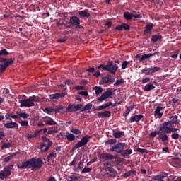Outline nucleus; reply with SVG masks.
<instances>
[{
	"label": "nucleus",
	"instance_id": "obj_1",
	"mask_svg": "<svg viewBox=\"0 0 181 181\" xmlns=\"http://www.w3.org/2000/svg\"><path fill=\"white\" fill-rule=\"evenodd\" d=\"M45 165L43 159L32 158L23 162L21 165L18 164V169H30L31 170H39Z\"/></svg>",
	"mask_w": 181,
	"mask_h": 181
},
{
	"label": "nucleus",
	"instance_id": "obj_2",
	"mask_svg": "<svg viewBox=\"0 0 181 181\" xmlns=\"http://www.w3.org/2000/svg\"><path fill=\"white\" fill-rule=\"evenodd\" d=\"M40 99L37 96H30L29 98H25L21 100H19L21 108L26 107L27 108H30V107H35L36 105L35 103H39Z\"/></svg>",
	"mask_w": 181,
	"mask_h": 181
},
{
	"label": "nucleus",
	"instance_id": "obj_3",
	"mask_svg": "<svg viewBox=\"0 0 181 181\" xmlns=\"http://www.w3.org/2000/svg\"><path fill=\"white\" fill-rule=\"evenodd\" d=\"M127 146L126 143H118L113 145L110 148V151L112 153H120V155L124 152V149H127L125 148Z\"/></svg>",
	"mask_w": 181,
	"mask_h": 181
},
{
	"label": "nucleus",
	"instance_id": "obj_4",
	"mask_svg": "<svg viewBox=\"0 0 181 181\" xmlns=\"http://www.w3.org/2000/svg\"><path fill=\"white\" fill-rule=\"evenodd\" d=\"M13 169V165H6L4 168L3 170L0 172V179L1 180H5V179H8L11 175H12V173L11 170Z\"/></svg>",
	"mask_w": 181,
	"mask_h": 181
},
{
	"label": "nucleus",
	"instance_id": "obj_5",
	"mask_svg": "<svg viewBox=\"0 0 181 181\" xmlns=\"http://www.w3.org/2000/svg\"><path fill=\"white\" fill-rule=\"evenodd\" d=\"M90 138H91L88 135H86L83 136L78 143L75 144V146L71 148V152H74L76 149H78V148H81L82 146H84L85 145H87L88 142H90Z\"/></svg>",
	"mask_w": 181,
	"mask_h": 181
},
{
	"label": "nucleus",
	"instance_id": "obj_6",
	"mask_svg": "<svg viewBox=\"0 0 181 181\" xmlns=\"http://www.w3.org/2000/svg\"><path fill=\"white\" fill-rule=\"evenodd\" d=\"M90 138H91L88 135H86L83 136L78 143L75 144V146L71 148V152H74L76 149H78V148H81L82 146H84L85 145H87L88 142H90Z\"/></svg>",
	"mask_w": 181,
	"mask_h": 181
},
{
	"label": "nucleus",
	"instance_id": "obj_7",
	"mask_svg": "<svg viewBox=\"0 0 181 181\" xmlns=\"http://www.w3.org/2000/svg\"><path fill=\"white\" fill-rule=\"evenodd\" d=\"M117 70H118V65L112 61H109L105 65V71H109L110 74H115L117 73Z\"/></svg>",
	"mask_w": 181,
	"mask_h": 181
},
{
	"label": "nucleus",
	"instance_id": "obj_8",
	"mask_svg": "<svg viewBox=\"0 0 181 181\" xmlns=\"http://www.w3.org/2000/svg\"><path fill=\"white\" fill-rule=\"evenodd\" d=\"M160 70V67L153 66L151 68L145 67L144 69H142L141 71L142 74L144 73L145 76H151V74H153L154 73H156Z\"/></svg>",
	"mask_w": 181,
	"mask_h": 181
},
{
	"label": "nucleus",
	"instance_id": "obj_9",
	"mask_svg": "<svg viewBox=\"0 0 181 181\" xmlns=\"http://www.w3.org/2000/svg\"><path fill=\"white\" fill-rule=\"evenodd\" d=\"M156 132V135H158L157 139L159 141H162V142H166V141H169V136L168 134H164L163 132L160 130V127L159 130L154 131Z\"/></svg>",
	"mask_w": 181,
	"mask_h": 181
},
{
	"label": "nucleus",
	"instance_id": "obj_10",
	"mask_svg": "<svg viewBox=\"0 0 181 181\" xmlns=\"http://www.w3.org/2000/svg\"><path fill=\"white\" fill-rule=\"evenodd\" d=\"M112 90H107L105 91L100 97H98L97 98L98 101H100V103H103V101L107 100V98H112Z\"/></svg>",
	"mask_w": 181,
	"mask_h": 181
},
{
	"label": "nucleus",
	"instance_id": "obj_11",
	"mask_svg": "<svg viewBox=\"0 0 181 181\" xmlns=\"http://www.w3.org/2000/svg\"><path fill=\"white\" fill-rule=\"evenodd\" d=\"M115 79L111 78L110 75H106L105 76L102 77L101 80L99 82L100 86H104V84H108V83H115Z\"/></svg>",
	"mask_w": 181,
	"mask_h": 181
},
{
	"label": "nucleus",
	"instance_id": "obj_12",
	"mask_svg": "<svg viewBox=\"0 0 181 181\" xmlns=\"http://www.w3.org/2000/svg\"><path fill=\"white\" fill-rule=\"evenodd\" d=\"M105 170L106 172H110L112 173L110 175V173H106L105 174V177H115V176H117V175H118L117 171L115 170H114V168H112L111 167H105Z\"/></svg>",
	"mask_w": 181,
	"mask_h": 181
},
{
	"label": "nucleus",
	"instance_id": "obj_13",
	"mask_svg": "<svg viewBox=\"0 0 181 181\" xmlns=\"http://www.w3.org/2000/svg\"><path fill=\"white\" fill-rule=\"evenodd\" d=\"M57 136H62V138H66L68 141H69V142H73V141L76 139V136L69 132H67L66 134H65L63 132H61Z\"/></svg>",
	"mask_w": 181,
	"mask_h": 181
},
{
	"label": "nucleus",
	"instance_id": "obj_14",
	"mask_svg": "<svg viewBox=\"0 0 181 181\" xmlns=\"http://www.w3.org/2000/svg\"><path fill=\"white\" fill-rule=\"evenodd\" d=\"M67 95V92H63L62 93H57L49 95L50 100H59V98H64Z\"/></svg>",
	"mask_w": 181,
	"mask_h": 181
},
{
	"label": "nucleus",
	"instance_id": "obj_15",
	"mask_svg": "<svg viewBox=\"0 0 181 181\" xmlns=\"http://www.w3.org/2000/svg\"><path fill=\"white\" fill-rule=\"evenodd\" d=\"M163 110H165V107L158 106L154 111L155 118H161L163 116Z\"/></svg>",
	"mask_w": 181,
	"mask_h": 181
},
{
	"label": "nucleus",
	"instance_id": "obj_16",
	"mask_svg": "<svg viewBox=\"0 0 181 181\" xmlns=\"http://www.w3.org/2000/svg\"><path fill=\"white\" fill-rule=\"evenodd\" d=\"M100 159H103L105 160H112L114 159H117V156L111 155L110 153H102L100 156Z\"/></svg>",
	"mask_w": 181,
	"mask_h": 181
},
{
	"label": "nucleus",
	"instance_id": "obj_17",
	"mask_svg": "<svg viewBox=\"0 0 181 181\" xmlns=\"http://www.w3.org/2000/svg\"><path fill=\"white\" fill-rule=\"evenodd\" d=\"M115 30H129L131 26L126 23H122L121 25H118L115 28Z\"/></svg>",
	"mask_w": 181,
	"mask_h": 181
},
{
	"label": "nucleus",
	"instance_id": "obj_18",
	"mask_svg": "<svg viewBox=\"0 0 181 181\" xmlns=\"http://www.w3.org/2000/svg\"><path fill=\"white\" fill-rule=\"evenodd\" d=\"M160 131H163V134L166 135V134H170V127L168 125V123L165 122L162 123L160 125Z\"/></svg>",
	"mask_w": 181,
	"mask_h": 181
},
{
	"label": "nucleus",
	"instance_id": "obj_19",
	"mask_svg": "<svg viewBox=\"0 0 181 181\" xmlns=\"http://www.w3.org/2000/svg\"><path fill=\"white\" fill-rule=\"evenodd\" d=\"M80 18L73 16L70 17L69 23L72 25V26H76V25H80Z\"/></svg>",
	"mask_w": 181,
	"mask_h": 181
},
{
	"label": "nucleus",
	"instance_id": "obj_20",
	"mask_svg": "<svg viewBox=\"0 0 181 181\" xmlns=\"http://www.w3.org/2000/svg\"><path fill=\"white\" fill-rule=\"evenodd\" d=\"M111 117V112L110 110H105L98 113V118H110Z\"/></svg>",
	"mask_w": 181,
	"mask_h": 181
},
{
	"label": "nucleus",
	"instance_id": "obj_21",
	"mask_svg": "<svg viewBox=\"0 0 181 181\" xmlns=\"http://www.w3.org/2000/svg\"><path fill=\"white\" fill-rule=\"evenodd\" d=\"M19 127V124H18V123L15 122H8L4 124V128H7V129H13L15 128L16 129H18Z\"/></svg>",
	"mask_w": 181,
	"mask_h": 181
},
{
	"label": "nucleus",
	"instance_id": "obj_22",
	"mask_svg": "<svg viewBox=\"0 0 181 181\" xmlns=\"http://www.w3.org/2000/svg\"><path fill=\"white\" fill-rule=\"evenodd\" d=\"M141 118H144V115H136L134 116H132L129 119V122H139Z\"/></svg>",
	"mask_w": 181,
	"mask_h": 181
},
{
	"label": "nucleus",
	"instance_id": "obj_23",
	"mask_svg": "<svg viewBox=\"0 0 181 181\" xmlns=\"http://www.w3.org/2000/svg\"><path fill=\"white\" fill-rule=\"evenodd\" d=\"M153 29V23H150L147 24L145 26V30H144V34L147 33L148 35H151L152 34V30Z\"/></svg>",
	"mask_w": 181,
	"mask_h": 181
},
{
	"label": "nucleus",
	"instance_id": "obj_24",
	"mask_svg": "<svg viewBox=\"0 0 181 181\" xmlns=\"http://www.w3.org/2000/svg\"><path fill=\"white\" fill-rule=\"evenodd\" d=\"M112 135L114 138L119 139L122 138V136L125 135V132L119 130H117V132H115V130H113Z\"/></svg>",
	"mask_w": 181,
	"mask_h": 181
},
{
	"label": "nucleus",
	"instance_id": "obj_25",
	"mask_svg": "<svg viewBox=\"0 0 181 181\" xmlns=\"http://www.w3.org/2000/svg\"><path fill=\"white\" fill-rule=\"evenodd\" d=\"M78 13L80 16V18H83L84 19V18H90V16H91V14H90V13L87 12V11L86 10H82L80 11H78Z\"/></svg>",
	"mask_w": 181,
	"mask_h": 181
},
{
	"label": "nucleus",
	"instance_id": "obj_26",
	"mask_svg": "<svg viewBox=\"0 0 181 181\" xmlns=\"http://www.w3.org/2000/svg\"><path fill=\"white\" fill-rule=\"evenodd\" d=\"M129 176H131L132 177H134V176H136V171L134 170H129L123 175V177L124 178L129 177Z\"/></svg>",
	"mask_w": 181,
	"mask_h": 181
},
{
	"label": "nucleus",
	"instance_id": "obj_27",
	"mask_svg": "<svg viewBox=\"0 0 181 181\" xmlns=\"http://www.w3.org/2000/svg\"><path fill=\"white\" fill-rule=\"evenodd\" d=\"M165 177H168V173H161L160 175L156 176H153V180H159L160 179H165Z\"/></svg>",
	"mask_w": 181,
	"mask_h": 181
},
{
	"label": "nucleus",
	"instance_id": "obj_28",
	"mask_svg": "<svg viewBox=\"0 0 181 181\" xmlns=\"http://www.w3.org/2000/svg\"><path fill=\"white\" fill-rule=\"evenodd\" d=\"M132 153V149H123V151L122 152L121 156H122V158H128V156H129V155H131Z\"/></svg>",
	"mask_w": 181,
	"mask_h": 181
},
{
	"label": "nucleus",
	"instance_id": "obj_29",
	"mask_svg": "<svg viewBox=\"0 0 181 181\" xmlns=\"http://www.w3.org/2000/svg\"><path fill=\"white\" fill-rule=\"evenodd\" d=\"M163 37H162V35H159L158 34H156L154 35H153L151 38V41L153 42V43H155L156 42H159L160 40H162V38Z\"/></svg>",
	"mask_w": 181,
	"mask_h": 181
},
{
	"label": "nucleus",
	"instance_id": "obj_30",
	"mask_svg": "<svg viewBox=\"0 0 181 181\" xmlns=\"http://www.w3.org/2000/svg\"><path fill=\"white\" fill-rule=\"evenodd\" d=\"M18 153H18V152L11 153L8 156H7L6 158H5L4 159V162L5 163H8V162H9V160H11V159H12V158H15V156H16V155H18Z\"/></svg>",
	"mask_w": 181,
	"mask_h": 181
},
{
	"label": "nucleus",
	"instance_id": "obj_31",
	"mask_svg": "<svg viewBox=\"0 0 181 181\" xmlns=\"http://www.w3.org/2000/svg\"><path fill=\"white\" fill-rule=\"evenodd\" d=\"M64 112H76L75 105L69 104Z\"/></svg>",
	"mask_w": 181,
	"mask_h": 181
},
{
	"label": "nucleus",
	"instance_id": "obj_32",
	"mask_svg": "<svg viewBox=\"0 0 181 181\" xmlns=\"http://www.w3.org/2000/svg\"><path fill=\"white\" fill-rule=\"evenodd\" d=\"M152 56H155V54H144L139 59V62H144V60H146V59H151Z\"/></svg>",
	"mask_w": 181,
	"mask_h": 181
},
{
	"label": "nucleus",
	"instance_id": "obj_33",
	"mask_svg": "<svg viewBox=\"0 0 181 181\" xmlns=\"http://www.w3.org/2000/svg\"><path fill=\"white\" fill-rule=\"evenodd\" d=\"M123 18H124L126 21H132L133 17L129 11H126L123 13Z\"/></svg>",
	"mask_w": 181,
	"mask_h": 181
},
{
	"label": "nucleus",
	"instance_id": "obj_34",
	"mask_svg": "<svg viewBox=\"0 0 181 181\" xmlns=\"http://www.w3.org/2000/svg\"><path fill=\"white\" fill-rule=\"evenodd\" d=\"M44 122H45V125H57V122L52 118H49V120L44 119Z\"/></svg>",
	"mask_w": 181,
	"mask_h": 181
},
{
	"label": "nucleus",
	"instance_id": "obj_35",
	"mask_svg": "<svg viewBox=\"0 0 181 181\" xmlns=\"http://www.w3.org/2000/svg\"><path fill=\"white\" fill-rule=\"evenodd\" d=\"M130 13L132 14V18H134V21H135V19H142V15L137 14L135 11H132Z\"/></svg>",
	"mask_w": 181,
	"mask_h": 181
},
{
	"label": "nucleus",
	"instance_id": "obj_36",
	"mask_svg": "<svg viewBox=\"0 0 181 181\" xmlns=\"http://www.w3.org/2000/svg\"><path fill=\"white\" fill-rule=\"evenodd\" d=\"M155 88V86L153 83H148L144 86V91H151V90H153Z\"/></svg>",
	"mask_w": 181,
	"mask_h": 181
},
{
	"label": "nucleus",
	"instance_id": "obj_37",
	"mask_svg": "<svg viewBox=\"0 0 181 181\" xmlns=\"http://www.w3.org/2000/svg\"><path fill=\"white\" fill-rule=\"evenodd\" d=\"M57 154L54 153H51L48 155L46 160L47 162H50V160H53V159H55V158H57Z\"/></svg>",
	"mask_w": 181,
	"mask_h": 181
},
{
	"label": "nucleus",
	"instance_id": "obj_38",
	"mask_svg": "<svg viewBox=\"0 0 181 181\" xmlns=\"http://www.w3.org/2000/svg\"><path fill=\"white\" fill-rule=\"evenodd\" d=\"M117 139H110L105 142V145H116Z\"/></svg>",
	"mask_w": 181,
	"mask_h": 181
},
{
	"label": "nucleus",
	"instance_id": "obj_39",
	"mask_svg": "<svg viewBox=\"0 0 181 181\" xmlns=\"http://www.w3.org/2000/svg\"><path fill=\"white\" fill-rule=\"evenodd\" d=\"M91 108H93V104L88 103L82 108V110H81V112H83L84 111H88V110H91Z\"/></svg>",
	"mask_w": 181,
	"mask_h": 181
},
{
	"label": "nucleus",
	"instance_id": "obj_40",
	"mask_svg": "<svg viewBox=\"0 0 181 181\" xmlns=\"http://www.w3.org/2000/svg\"><path fill=\"white\" fill-rule=\"evenodd\" d=\"M177 115H173L170 118V119H171V121H173V122H174L177 125H179V124H180V120L177 119Z\"/></svg>",
	"mask_w": 181,
	"mask_h": 181
},
{
	"label": "nucleus",
	"instance_id": "obj_41",
	"mask_svg": "<svg viewBox=\"0 0 181 181\" xmlns=\"http://www.w3.org/2000/svg\"><path fill=\"white\" fill-rule=\"evenodd\" d=\"M173 163L175 168H180V166L181 165V159H175L173 160Z\"/></svg>",
	"mask_w": 181,
	"mask_h": 181
},
{
	"label": "nucleus",
	"instance_id": "obj_42",
	"mask_svg": "<svg viewBox=\"0 0 181 181\" xmlns=\"http://www.w3.org/2000/svg\"><path fill=\"white\" fill-rule=\"evenodd\" d=\"M93 90H95V94H101L103 93V87L101 86H95Z\"/></svg>",
	"mask_w": 181,
	"mask_h": 181
},
{
	"label": "nucleus",
	"instance_id": "obj_43",
	"mask_svg": "<svg viewBox=\"0 0 181 181\" xmlns=\"http://www.w3.org/2000/svg\"><path fill=\"white\" fill-rule=\"evenodd\" d=\"M63 110H64V106L59 105L54 109V112L55 114H59V112H60V111H63Z\"/></svg>",
	"mask_w": 181,
	"mask_h": 181
},
{
	"label": "nucleus",
	"instance_id": "obj_44",
	"mask_svg": "<svg viewBox=\"0 0 181 181\" xmlns=\"http://www.w3.org/2000/svg\"><path fill=\"white\" fill-rule=\"evenodd\" d=\"M13 60H15V58L10 59L8 61L6 60V62L4 63V66L7 68L9 67L11 64H13Z\"/></svg>",
	"mask_w": 181,
	"mask_h": 181
},
{
	"label": "nucleus",
	"instance_id": "obj_45",
	"mask_svg": "<svg viewBox=\"0 0 181 181\" xmlns=\"http://www.w3.org/2000/svg\"><path fill=\"white\" fill-rule=\"evenodd\" d=\"M84 165V163H83L82 161L79 162L78 167L75 168L74 169V172H77L78 173V172H80V170H81L82 169V166Z\"/></svg>",
	"mask_w": 181,
	"mask_h": 181
},
{
	"label": "nucleus",
	"instance_id": "obj_46",
	"mask_svg": "<svg viewBox=\"0 0 181 181\" xmlns=\"http://www.w3.org/2000/svg\"><path fill=\"white\" fill-rule=\"evenodd\" d=\"M71 132H72V134H74L75 135H79V136L81 135V131H80V129H76V128L71 129Z\"/></svg>",
	"mask_w": 181,
	"mask_h": 181
},
{
	"label": "nucleus",
	"instance_id": "obj_47",
	"mask_svg": "<svg viewBox=\"0 0 181 181\" xmlns=\"http://www.w3.org/2000/svg\"><path fill=\"white\" fill-rule=\"evenodd\" d=\"M124 83H125V79L121 78L119 80H117L114 83V86H121V84H124Z\"/></svg>",
	"mask_w": 181,
	"mask_h": 181
},
{
	"label": "nucleus",
	"instance_id": "obj_48",
	"mask_svg": "<svg viewBox=\"0 0 181 181\" xmlns=\"http://www.w3.org/2000/svg\"><path fill=\"white\" fill-rule=\"evenodd\" d=\"M12 146V144L11 143H4L1 149H8V148H11Z\"/></svg>",
	"mask_w": 181,
	"mask_h": 181
},
{
	"label": "nucleus",
	"instance_id": "obj_49",
	"mask_svg": "<svg viewBox=\"0 0 181 181\" xmlns=\"http://www.w3.org/2000/svg\"><path fill=\"white\" fill-rule=\"evenodd\" d=\"M77 94L78 95H83L84 97H88V92L87 90L78 92Z\"/></svg>",
	"mask_w": 181,
	"mask_h": 181
},
{
	"label": "nucleus",
	"instance_id": "obj_50",
	"mask_svg": "<svg viewBox=\"0 0 181 181\" xmlns=\"http://www.w3.org/2000/svg\"><path fill=\"white\" fill-rule=\"evenodd\" d=\"M92 169L90 168H87V167H85L82 171H81V173L82 174H84V173H90V172H91Z\"/></svg>",
	"mask_w": 181,
	"mask_h": 181
},
{
	"label": "nucleus",
	"instance_id": "obj_51",
	"mask_svg": "<svg viewBox=\"0 0 181 181\" xmlns=\"http://www.w3.org/2000/svg\"><path fill=\"white\" fill-rule=\"evenodd\" d=\"M21 124V127H28L29 125V122L28 120H23L21 122H18Z\"/></svg>",
	"mask_w": 181,
	"mask_h": 181
},
{
	"label": "nucleus",
	"instance_id": "obj_52",
	"mask_svg": "<svg viewBox=\"0 0 181 181\" xmlns=\"http://www.w3.org/2000/svg\"><path fill=\"white\" fill-rule=\"evenodd\" d=\"M129 64V62L128 61H124L123 63L122 64V70H125L127 69V66Z\"/></svg>",
	"mask_w": 181,
	"mask_h": 181
},
{
	"label": "nucleus",
	"instance_id": "obj_53",
	"mask_svg": "<svg viewBox=\"0 0 181 181\" xmlns=\"http://www.w3.org/2000/svg\"><path fill=\"white\" fill-rule=\"evenodd\" d=\"M136 151L139 153H148V150H146L145 148H137Z\"/></svg>",
	"mask_w": 181,
	"mask_h": 181
},
{
	"label": "nucleus",
	"instance_id": "obj_54",
	"mask_svg": "<svg viewBox=\"0 0 181 181\" xmlns=\"http://www.w3.org/2000/svg\"><path fill=\"white\" fill-rule=\"evenodd\" d=\"M67 39H69V37L66 36V37H64L62 38L57 40V42H58V43H64V42H66L67 40Z\"/></svg>",
	"mask_w": 181,
	"mask_h": 181
},
{
	"label": "nucleus",
	"instance_id": "obj_55",
	"mask_svg": "<svg viewBox=\"0 0 181 181\" xmlns=\"http://www.w3.org/2000/svg\"><path fill=\"white\" fill-rule=\"evenodd\" d=\"M9 54V52H8V50L6 49H1L0 50V56H8Z\"/></svg>",
	"mask_w": 181,
	"mask_h": 181
},
{
	"label": "nucleus",
	"instance_id": "obj_56",
	"mask_svg": "<svg viewBox=\"0 0 181 181\" xmlns=\"http://www.w3.org/2000/svg\"><path fill=\"white\" fill-rule=\"evenodd\" d=\"M180 137V135H179V134L177 133H173L171 134V138L173 139H179Z\"/></svg>",
	"mask_w": 181,
	"mask_h": 181
},
{
	"label": "nucleus",
	"instance_id": "obj_57",
	"mask_svg": "<svg viewBox=\"0 0 181 181\" xmlns=\"http://www.w3.org/2000/svg\"><path fill=\"white\" fill-rule=\"evenodd\" d=\"M107 107H105V105L103 104L100 106H98L96 109L95 111H103V110H105Z\"/></svg>",
	"mask_w": 181,
	"mask_h": 181
},
{
	"label": "nucleus",
	"instance_id": "obj_58",
	"mask_svg": "<svg viewBox=\"0 0 181 181\" xmlns=\"http://www.w3.org/2000/svg\"><path fill=\"white\" fill-rule=\"evenodd\" d=\"M20 115V118H24L26 119L29 117V115H28V113L25 112H21L19 113Z\"/></svg>",
	"mask_w": 181,
	"mask_h": 181
},
{
	"label": "nucleus",
	"instance_id": "obj_59",
	"mask_svg": "<svg viewBox=\"0 0 181 181\" xmlns=\"http://www.w3.org/2000/svg\"><path fill=\"white\" fill-rule=\"evenodd\" d=\"M0 73H4V71H5V70H6V69H8L7 68V66H6L5 65H4V64H1L0 65Z\"/></svg>",
	"mask_w": 181,
	"mask_h": 181
},
{
	"label": "nucleus",
	"instance_id": "obj_60",
	"mask_svg": "<svg viewBox=\"0 0 181 181\" xmlns=\"http://www.w3.org/2000/svg\"><path fill=\"white\" fill-rule=\"evenodd\" d=\"M165 124H167V125L168 127H170V128H172L173 127V124H175L174 122H173V121L171 119H170L168 122H164Z\"/></svg>",
	"mask_w": 181,
	"mask_h": 181
},
{
	"label": "nucleus",
	"instance_id": "obj_61",
	"mask_svg": "<svg viewBox=\"0 0 181 181\" xmlns=\"http://www.w3.org/2000/svg\"><path fill=\"white\" fill-rule=\"evenodd\" d=\"M45 111H46L47 114H51L52 112H54V109L45 107Z\"/></svg>",
	"mask_w": 181,
	"mask_h": 181
},
{
	"label": "nucleus",
	"instance_id": "obj_62",
	"mask_svg": "<svg viewBox=\"0 0 181 181\" xmlns=\"http://www.w3.org/2000/svg\"><path fill=\"white\" fill-rule=\"evenodd\" d=\"M42 139L44 142H47V144L52 142V140H50V139H48L47 137H46L45 136L42 137Z\"/></svg>",
	"mask_w": 181,
	"mask_h": 181
},
{
	"label": "nucleus",
	"instance_id": "obj_63",
	"mask_svg": "<svg viewBox=\"0 0 181 181\" xmlns=\"http://www.w3.org/2000/svg\"><path fill=\"white\" fill-rule=\"evenodd\" d=\"M41 132H42V129L35 130V133L33 134L34 138H36V136H37Z\"/></svg>",
	"mask_w": 181,
	"mask_h": 181
},
{
	"label": "nucleus",
	"instance_id": "obj_64",
	"mask_svg": "<svg viewBox=\"0 0 181 181\" xmlns=\"http://www.w3.org/2000/svg\"><path fill=\"white\" fill-rule=\"evenodd\" d=\"M83 107L82 104H78V105H75V110L76 111H78V110H81V107Z\"/></svg>",
	"mask_w": 181,
	"mask_h": 181
}]
</instances>
